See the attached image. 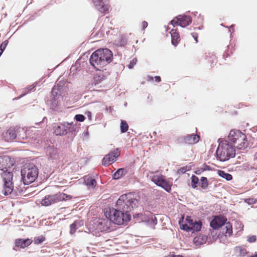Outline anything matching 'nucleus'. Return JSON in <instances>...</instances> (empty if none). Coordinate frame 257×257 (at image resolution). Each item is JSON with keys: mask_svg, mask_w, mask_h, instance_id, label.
Instances as JSON below:
<instances>
[{"mask_svg": "<svg viewBox=\"0 0 257 257\" xmlns=\"http://www.w3.org/2000/svg\"><path fill=\"white\" fill-rule=\"evenodd\" d=\"M112 52L108 49H99L94 51L91 55V65L98 70L111 61Z\"/></svg>", "mask_w": 257, "mask_h": 257, "instance_id": "nucleus-1", "label": "nucleus"}, {"mask_svg": "<svg viewBox=\"0 0 257 257\" xmlns=\"http://www.w3.org/2000/svg\"><path fill=\"white\" fill-rule=\"evenodd\" d=\"M139 196L135 194L130 193L121 195L116 202V205L123 212H128L139 203Z\"/></svg>", "mask_w": 257, "mask_h": 257, "instance_id": "nucleus-2", "label": "nucleus"}, {"mask_svg": "<svg viewBox=\"0 0 257 257\" xmlns=\"http://www.w3.org/2000/svg\"><path fill=\"white\" fill-rule=\"evenodd\" d=\"M216 155L220 161H225L235 156V150L227 141H223L219 143Z\"/></svg>", "mask_w": 257, "mask_h": 257, "instance_id": "nucleus-3", "label": "nucleus"}, {"mask_svg": "<svg viewBox=\"0 0 257 257\" xmlns=\"http://www.w3.org/2000/svg\"><path fill=\"white\" fill-rule=\"evenodd\" d=\"M228 139L234 147L239 150L244 149L248 145L245 134L239 130H232L230 131L228 136Z\"/></svg>", "mask_w": 257, "mask_h": 257, "instance_id": "nucleus-4", "label": "nucleus"}, {"mask_svg": "<svg viewBox=\"0 0 257 257\" xmlns=\"http://www.w3.org/2000/svg\"><path fill=\"white\" fill-rule=\"evenodd\" d=\"M22 179L25 184H30L37 178L39 170L37 167L32 164L25 165L21 170Z\"/></svg>", "mask_w": 257, "mask_h": 257, "instance_id": "nucleus-5", "label": "nucleus"}, {"mask_svg": "<svg viewBox=\"0 0 257 257\" xmlns=\"http://www.w3.org/2000/svg\"><path fill=\"white\" fill-rule=\"evenodd\" d=\"M105 215L114 223L121 225L123 224L131 219V216L127 212H123L114 208L109 209V212H106Z\"/></svg>", "mask_w": 257, "mask_h": 257, "instance_id": "nucleus-6", "label": "nucleus"}, {"mask_svg": "<svg viewBox=\"0 0 257 257\" xmlns=\"http://www.w3.org/2000/svg\"><path fill=\"white\" fill-rule=\"evenodd\" d=\"M72 196L64 193L58 192L55 194L46 195L41 200V203L43 206H48L58 202L70 200Z\"/></svg>", "mask_w": 257, "mask_h": 257, "instance_id": "nucleus-7", "label": "nucleus"}, {"mask_svg": "<svg viewBox=\"0 0 257 257\" xmlns=\"http://www.w3.org/2000/svg\"><path fill=\"white\" fill-rule=\"evenodd\" d=\"M179 224L181 229L187 231H198L201 229L202 226L200 221H194L191 217L189 216L186 217L185 221L184 216H182L181 219L179 221Z\"/></svg>", "mask_w": 257, "mask_h": 257, "instance_id": "nucleus-8", "label": "nucleus"}, {"mask_svg": "<svg viewBox=\"0 0 257 257\" xmlns=\"http://www.w3.org/2000/svg\"><path fill=\"white\" fill-rule=\"evenodd\" d=\"M76 126L73 122H59L54 123L53 130L54 134L56 136H65L69 133L76 131Z\"/></svg>", "mask_w": 257, "mask_h": 257, "instance_id": "nucleus-9", "label": "nucleus"}, {"mask_svg": "<svg viewBox=\"0 0 257 257\" xmlns=\"http://www.w3.org/2000/svg\"><path fill=\"white\" fill-rule=\"evenodd\" d=\"M2 177L4 182V191L5 195H8L11 193L13 189V173L8 172V170L3 171L2 173Z\"/></svg>", "mask_w": 257, "mask_h": 257, "instance_id": "nucleus-10", "label": "nucleus"}, {"mask_svg": "<svg viewBox=\"0 0 257 257\" xmlns=\"http://www.w3.org/2000/svg\"><path fill=\"white\" fill-rule=\"evenodd\" d=\"M151 180L158 186L164 188L166 191L169 192L171 191L172 184L165 179L163 175L153 173L151 177Z\"/></svg>", "mask_w": 257, "mask_h": 257, "instance_id": "nucleus-11", "label": "nucleus"}, {"mask_svg": "<svg viewBox=\"0 0 257 257\" xmlns=\"http://www.w3.org/2000/svg\"><path fill=\"white\" fill-rule=\"evenodd\" d=\"M200 139V136L197 134H187L179 137L177 143L179 145H192L197 143Z\"/></svg>", "mask_w": 257, "mask_h": 257, "instance_id": "nucleus-12", "label": "nucleus"}, {"mask_svg": "<svg viewBox=\"0 0 257 257\" xmlns=\"http://www.w3.org/2000/svg\"><path fill=\"white\" fill-rule=\"evenodd\" d=\"M120 150L116 148L106 155L102 160L103 166H108L114 163L120 156Z\"/></svg>", "mask_w": 257, "mask_h": 257, "instance_id": "nucleus-13", "label": "nucleus"}, {"mask_svg": "<svg viewBox=\"0 0 257 257\" xmlns=\"http://www.w3.org/2000/svg\"><path fill=\"white\" fill-rule=\"evenodd\" d=\"M192 22L191 17L189 16H179L171 21V24L175 26L179 25L182 27H185L189 25Z\"/></svg>", "mask_w": 257, "mask_h": 257, "instance_id": "nucleus-14", "label": "nucleus"}, {"mask_svg": "<svg viewBox=\"0 0 257 257\" xmlns=\"http://www.w3.org/2000/svg\"><path fill=\"white\" fill-rule=\"evenodd\" d=\"M227 218L222 215L215 216L210 222V226L213 229H218L225 224Z\"/></svg>", "mask_w": 257, "mask_h": 257, "instance_id": "nucleus-15", "label": "nucleus"}, {"mask_svg": "<svg viewBox=\"0 0 257 257\" xmlns=\"http://www.w3.org/2000/svg\"><path fill=\"white\" fill-rule=\"evenodd\" d=\"M33 242L32 239L30 238L22 239L18 238L15 241V247L14 249L17 250L20 248H25L29 246Z\"/></svg>", "mask_w": 257, "mask_h": 257, "instance_id": "nucleus-16", "label": "nucleus"}, {"mask_svg": "<svg viewBox=\"0 0 257 257\" xmlns=\"http://www.w3.org/2000/svg\"><path fill=\"white\" fill-rule=\"evenodd\" d=\"M17 137V131L14 127H10L2 134L3 138L6 141H9L15 139Z\"/></svg>", "mask_w": 257, "mask_h": 257, "instance_id": "nucleus-17", "label": "nucleus"}, {"mask_svg": "<svg viewBox=\"0 0 257 257\" xmlns=\"http://www.w3.org/2000/svg\"><path fill=\"white\" fill-rule=\"evenodd\" d=\"M13 166V163L11 161V159L9 157L5 156L0 157V170L5 171L8 170L11 166Z\"/></svg>", "mask_w": 257, "mask_h": 257, "instance_id": "nucleus-18", "label": "nucleus"}, {"mask_svg": "<svg viewBox=\"0 0 257 257\" xmlns=\"http://www.w3.org/2000/svg\"><path fill=\"white\" fill-rule=\"evenodd\" d=\"M92 3L98 11L105 13L108 11L109 6L103 2V0H92Z\"/></svg>", "mask_w": 257, "mask_h": 257, "instance_id": "nucleus-19", "label": "nucleus"}, {"mask_svg": "<svg viewBox=\"0 0 257 257\" xmlns=\"http://www.w3.org/2000/svg\"><path fill=\"white\" fill-rule=\"evenodd\" d=\"M170 33L171 36L172 44L174 46H177L181 40L179 33L177 29H172Z\"/></svg>", "mask_w": 257, "mask_h": 257, "instance_id": "nucleus-20", "label": "nucleus"}, {"mask_svg": "<svg viewBox=\"0 0 257 257\" xmlns=\"http://www.w3.org/2000/svg\"><path fill=\"white\" fill-rule=\"evenodd\" d=\"M111 220L109 219H101L98 222V228L103 231H106L110 229Z\"/></svg>", "mask_w": 257, "mask_h": 257, "instance_id": "nucleus-21", "label": "nucleus"}, {"mask_svg": "<svg viewBox=\"0 0 257 257\" xmlns=\"http://www.w3.org/2000/svg\"><path fill=\"white\" fill-rule=\"evenodd\" d=\"M83 179L84 182L87 186L93 188L96 186L97 182L95 179L93 178L91 175H86L84 176Z\"/></svg>", "mask_w": 257, "mask_h": 257, "instance_id": "nucleus-22", "label": "nucleus"}, {"mask_svg": "<svg viewBox=\"0 0 257 257\" xmlns=\"http://www.w3.org/2000/svg\"><path fill=\"white\" fill-rule=\"evenodd\" d=\"M127 173L126 170L124 168H120L118 169L112 175V178L115 179H118L123 176L125 175Z\"/></svg>", "mask_w": 257, "mask_h": 257, "instance_id": "nucleus-23", "label": "nucleus"}, {"mask_svg": "<svg viewBox=\"0 0 257 257\" xmlns=\"http://www.w3.org/2000/svg\"><path fill=\"white\" fill-rule=\"evenodd\" d=\"M80 225H81V221H78V220L75 221L72 224L70 225V233L71 234H74L76 232L77 229L78 228V226H80Z\"/></svg>", "mask_w": 257, "mask_h": 257, "instance_id": "nucleus-24", "label": "nucleus"}, {"mask_svg": "<svg viewBox=\"0 0 257 257\" xmlns=\"http://www.w3.org/2000/svg\"><path fill=\"white\" fill-rule=\"evenodd\" d=\"M205 58L208 61V62L210 63L211 64H212L214 61H217L216 56L213 53H205Z\"/></svg>", "mask_w": 257, "mask_h": 257, "instance_id": "nucleus-25", "label": "nucleus"}, {"mask_svg": "<svg viewBox=\"0 0 257 257\" xmlns=\"http://www.w3.org/2000/svg\"><path fill=\"white\" fill-rule=\"evenodd\" d=\"M206 237L202 235H199L194 238V242L197 244H203L205 242Z\"/></svg>", "mask_w": 257, "mask_h": 257, "instance_id": "nucleus-26", "label": "nucleus"}, {"mask_svg": "<svg viewBox=\"0 0 257 257\" xmlns=\"http://www.w3.org/2000/svg\"><path fill=\"white\" fill-rule=\"evenodd\" d=\"M218 174L220 177L225 178L227 181H230L232 179V177L231 174L226 173L224 171H219Z\"/></svg>", "mask_w": 257, "mask_h": 257, "instance_id": "nucleus-27", "label": "nucleus"}, {"mask_svg": "<svg viewBox=\"0 0 257 257\" xmlns=\"http://www.w3.org/2000/svg\"><path fill=\"white\" fill-rule=\"evenodd\" d=\"M120 130L122 133H125L128 129V125L125 120H121L120 123Z\"/></svg>", "mask_w": 257, "mask_h": 257, "instance_id": "nucleus-28", "label": "nucleus"}, {"mask_svg": "<svg viewBox=\"0 0 257 257\" xmlns=\"http://www.w3.org/2000/svg\"><path fill=\"white\" fill-rule=\"evenodd\" d=\"M191 186L193 188H196L197 187V184L199 182L198 178L195 175H192L191 176Z\"/></svg>", "mask_w": 257, "mask_h": 257, "instance_id": "nucleus-29", "label": "nucleus"}, {"mask_svg": "<svg viewBox=\"0 0 257 257\" xmlns=\"http://www.w3.org/2000/svg\"><path fill=\"white\" fill-rule=\"evenodd\" d=\"M208 185L207 178L202 177L200 179V186L202 189H206Z\"/></svg>", "mask_w": 257, "mask_h": 257, "instance_id": "nucleus-30", "label": "nucleus"}, {"mask_svg": "<svg viewBox=\"0 0 257 257\" xmlns=\"http://www.w3.org/2000/svg\"><path fill=\"white\" fill-rule=\"evenodd\" d=\"M225 228L226 229V235L230 236L232 233V227L231 223L230 222L225 223Z\"/></svg>", "mask_w": 257, "mask_h": 257, "instance_id": "nucleus-31", "label": "nucleus"}, {"mask_svg": "<svg viewBox=\"0 0 257 257\" xmlns=\"http://www.w3.org/2000/svg\"><path fill=\"white\" fill-rule=\"evenodd\" d=\"M45 240V237L41 235L39 236L35 237L34 239V242L36 244H39L42 243Z\"/></svg>", "mask_w": 257, "mask_h": 257, "instance_id": "nucleus-32", "label": "nucleus"}, {"mask_svg": "<svg viewBox=\"0 0 257 257\" xmlns=\"http://www.w3.org/2000/svg\"><path fill=\"white\" fill-rule=\"evenodd\" d=\"M75 118L77 121H83L85 119V117L82 114H76L75 116Z\"/></svg>", "mask_w": 257, "mask_h": 257, "instance_id": "nucleus-33", "label": "nucleus"}, {"mask_svg": "<svg viewBox=\"0 0 257 257\" xmlns=\"http://www.w3.org/2000/svg\"><path fill=\"white\" fill-rule=\"evenodd\" d=\"M137 62V59L136 58H134L132 60L128 65V67L130 69H132L134 67V66L136 64Z\"/></svg>", "mask_w": 257, "mask_h": 257, "instance_id": "nucleus-34", "label": "nucleus"}, {"mask_svg": "<svg viewBox=\"0 0 257 257\" xmlns=\"http://www.w3.org/2000/svg\"><path fill=\"white\" fill-rule=\"evenodd\" d=\"M8 43V42L7 41H5L3 42L0 46V49H3V50L4 51V50L5 49L6 47H7Z\"/></svg>", "mask_w": 257, "mask_h": 257, "instance_id": "nucleus-35", "label": "nucleus"}, {"mask_svg": "<svg viewBox=\"0 0 257 257\" xmlns=\"http://www.w3.org/2000/svg\"><path fill=\"white\" fill-rule=\"evenodd\" d=\"M165 257H184L182 255H176L173 252H170L168 255Z\"/></svg>", "mask_w": 257, "mask_h": 257, "instance_id": "nucleus-36", "label": "nucleus"}, {"mask_svg": "<svg viewBox=\"0 0 257 257\" xmlns=\"http://www.w3.org/2000/svg\"><path fill=\"white\" fill-rule=\"evenodd\" d=\"M148 24L146 21H143L141 24V28L142 30H144L148 27Z\"/></svg>", "mask_w": 257, "mask_h": 257, "instance_id": "nucleus-37", "label": "nucleus"}, {"mask_svg": "<svg viewBox=\"0 0 257 257\" xmlns=\"http://www.w3.org/2000/svg\"><path fill=\"white\" fill-rule=\"evenodd\" d=\"M191 35H192L193 38L195 40L196 43H197L198 42V34L196 33H192L191 34Z\"/></svg>", "mask_w": 257, "mask_h": 257, "instance_id": "nucleus-38", "label": "nucleus"}, {"mask_svg": "<svg viewBox=\"0 0 257 257\" xmlns=\"http://www.w3.org/2000/svg\"><path fill=\"white\" fill-rule=\"evenodd\" d=\"M256 240V237L255 236H252L248 238V241L250 242H254Z\"/></svg>", "mask_w": 257, "mask_h": 257, "instance_id": "nucleus-39", "label": "nucleus"}, {"mask_svg": "<svg viewBox=\"0 0 257 257\" xmlns=\"http://www.w3.org/2000/svg\"><path fill=\"white\" fill-rule=\"evenodd\" d=\"M240 251H241V254H242L243 255H245L246 253V250L245 248H241L240 247H238Z\"/></svg>", "mask_w": 257, "mask_h": 257, "instance_id": "nucleus-40", "label": "nucleus"}, {"mask_svg": "<svg viewBox=\"0 0 257 257\" xmlns=\"http://www.w3.org/2000/svg\"><path fill=\"white\" fill-rule=\"evenodd\" d=\"M155 81L157 82H159L161 81V78L159 76H156L154 77Z\"/></svg>", "mask_w": 257, "mask_h": 257, "instance_id": "nucleus-41", "label": "nucleus"}, {"mask_svg": "<svg viewBox=\"0 0 257 257\" xmlns=\"http://www.w3.org/2000/svg\"><path fill=\"white\" fill-rule=\"evenodd\" d=\"M154 78L152 76H148L147 77V80L148 81H152L154 80Z\"/></svg>", "mask_w": 257, "mask_h": 257, "instance_id": "nucleus-42", "label": "nucleus"}, {"mask_svg": "<svg viewBox=\"0 0 257 257\" xmlns=\"http://www.w3.org/2000/svg\"><path fill=\"white\" fill-rule=\"evenodd\" d=\"M180 171H181V172H183V173L185 172V170L184 169V168H181V169H180Z\"/></svg>", "mask_w": 257, "mask_h": 257, "instance_id": "nucleus-43", "label": "nucleus"}, {"mask_svg": "<svg viewBox=\"0 0 257 257\" xmlns=\"http://www.w3.org/2000/svg\"><path fill=\"white\" fill-rule=\"evenodd\" d=\"M3 49H0V56H1V55L2 54V53H3Z\"/></svg>", "mask_w": 257, "mask_h": 257, "instance_id": "nucleus-44", "label": "nucleus"}, {"mask_svg": "<svg viewBox=\"0 0 257 257\" xmlns=\"http://www.w3.org/2000/svg\"><path fill=\"white\" fill-rule=\"evenodd\" d=\"M255 158L257 160V152L255 154Z\"/></svg>", "mask_w": 257, "mask_h": 257, "instance_id": "nucleus-45", "label": "nucleus"}, {"mask_svg": "<svg viewBox=\"0 0 257 257\" xmlns=\"http://www.w3.org/2000/svg\"><path fill=\"white\" fill-rule=\"evenodd\" d=\"M249 257H257V254L254 255H251V256H250Z\"/></svg>", "mask_w": 257, "mask_h": 257, "instance_id": "nucleus-46", "label": "nucleus"}, {"mask_svg": "<svg viewBox=\"0 0 257 257\" xmlns=\"http://www.w3.org/2000/svg\"><path fill=\"white\" fill-rule=\"evenodd\" d=\"M195 173L197 174H199V173L198 171H195Z\"/></svg>", "mask_w": 257, "mask_h": 257, "instance_id": "nucleus-47", "label": "nucleus"}, {"mask_svg": "<svg viewBox=\"0 0 257 257\" xmlns=\"http://www.w3.org/2000/svg\"><path fill=\"white\" fill-rule=\"evenodd\" d=\"M228 56H229V54H226V57H227Z\"/></svg>", "mask_w": 257, "mask_h": 257, "instance_id": "nucleus-48", "label": "nucleus"}]
</instances>
